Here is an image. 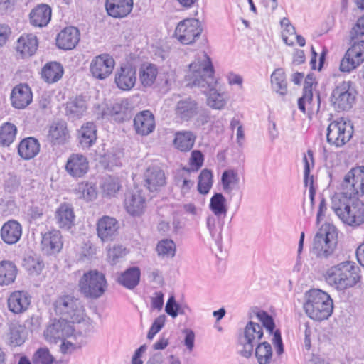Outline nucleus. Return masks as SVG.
<instances>
[{"label":"nucleus","mask_w":364,"mask_h":364,"mask_svg":"<svg viewBox=\"0 0 364 364\" xmlns=\"http://www.w3.org/2000/svg\"><path fill=\"white\" fill-rule=\"evenodd\" d=\"M189 84L203 89L207 95L208 105L215 109H222L227 103V96L217 89L218 82L214 77V69L210 57L205 52L198 53L190 64L186 75Z\"/></svg>","instance_id":"f257e3e1"},{"label":"nucleus","mask_w":364,"mask_h":364,"mask_svg":"<svg viewBox=\"0 0 364 364\" xmlns=\"http://www.w3.org/2000/svg\"><path fill=\"white\" fill-rule=\"evenodd\" d=\"M331 207L346 225L358 227L364 223V203L358 198L335 193L331 197Z\"/></svg>","instance_id":"f03ea898"},{"label":"nucleus","mask_w":364,"mask_h":364,"mask_svg":"<svg viewBox=\"0 0 364 364\" xmlns=\"http://www.w3.org/2000/svg\"><path fill=\"white\" fill-rule=\"evenodd\" d=\"M360 277L359 267L350 261L331 267L326 274L327 282L341 291L355 287L360 282Z\"/></svg>","instance_id":"7ed1b4c3"},{"label":"nucleus","mask_w":364,"mask_h":364,"mask_svg":"<svg viewBox=\"0 0 364 364\" xmlns=\"http://www.w3.org/2000/svg\"><path fill=\"white\" fill-rule=\"evenodd\" d=\"M336 245L337 237L334 228L323 225L314 237L312 252L317 257L327 258L333 254Z\"/></svg>","instance_id":"20e7f679"},{"label":"nucleus","mask_w":364,"mask_h":364,"mask_svg":"<svg viewBox=\"0 0 364 364\" xmlns=\"http://www.w3.org/2000/svg\"><path fill=\"white\" fill-rule=\"evenodd\" d=\"M341 190L338 193L350 197L364 196V166L353 167L345 175Z\"/></svg>","instance_id":"39448f33"},{"label":"nucleus","mask_w":364,"mask_h":364,"mask_svg":"<svg viewBox=\"0 0 364 364\" xmlns=\"http://www.w3.org/2000/svg\"><path fill=\"white\" fill-rule=\"evenodd\" d=\"M353 134V127L350 122L343 119L334 120L327 128V142L336 147H341L350 141Z\"/></svg>","instance_id":"423d86ee"},{"label":"nucleus","mask_w":364,"mask_h":364,"mask_svg":"<svg viewBox=\"0 0 364 364\" xmlns=\"http://www.w3.org/2000/svg\"><path fill=\"white\" fill-rule=\"evenodd\" d=\"M107 286L105 275L96 270L85 273L79 281L80 292L85 296H102Z\"/></svg>","instance_id":"0eeeda50"},{"label":"nucleus","mask_w":364,"mask_h":364,"mask_svg":"<svg viewBox=\"0 0 364 364\" xmlns=\"http://www.w3.org/2000/svg\"><path fill=\"white\" fill-rule=\"evenodd\" d=\"M304 309L311 318L323 321L328 318L333 312V300L331 297H309Z\"/></svg>","instance_id":"6e6552de"},{"label":"nucleus","mask_w":364,"mask_h":364,"mask_svg":"<svg viewBox=\"0 0 364 364\" xmlns=\"http://www.w3.org/2000/svg\"><path fill=\"white\" fill-rule=\"evenodd\" d=\"M56 314L66 316L75 321H80L84 316V306L79 297H58L53 301Z\"/></svg>","instance_id":"1a4fd4ad"},{"label":"nucleus","mask_w":364,"mask_h":364,"mask_svg":"<svg viewBox=\"0 0 364 364\" xmlns=\"http://www.w3.org/2000/svg\"><path fill=\"white\" fill-rule=\"evenodd\" d=\"M364 61V40L350 38V47L346 50L340 63L342 72L350 73Z\"/></svg>","instance_id":"9d476101"},{"label":"nucleus","mask_w":364,"mask_h":364,"mask_svg":"<svg viewBox=\"0 0 364 364\" xmlns=\"http://www.w3.org/2000/svg\"><path fill=\"white\" fill-rule=\"evenodd\" d=\"M263 336L262 326L257 323L250 321L246 325L244 336L239 338L240 354L245 358H250L252 355L254 347L259 343Z\"/></svg>","instance_id":"9b49d317"},{"label":"nucleus","mask_w":364,"mask_h":364,"mask_svg":"<svg viewBox=\"0 0 364 364\" xmlns=\"http://www.w3.org/2000/svg\"><path fill=\"white\" fill-rule=\"evenodd\" d=\"M203 31L198 19L186 18L180 21L175 30V36L182 44L191 45L200 37Z\"/></svg>","instance_id":"f8f14e48"},{"label":"nucleus","mask_w":364,"mask_h":364,"mask_svg":"<svg viewBox=\"0 0 364 364\" xmlns=\"http://www.w3.org/2000/svg\"><path fill=\"white\" fill-rule=\"evenodd\" d=\"M355 100V92L350 81L340 82L333 90L331 101L335 108L346 111L350 109Z\"/></svg>","instance_id":"ddd939ff"},{"label":"nucleus","mask_w":364,"mask_h":364,"mask_svg":"<svg viewBox=\"0 0 364 364\" xmlns=\"http://www.w3.org/2000/svg\"><path fill=\"white\" fill-rule=\"evenodd\" d=\"M136 82V69L131 64L122 65L114 73V82L123 91H129Z\"/></svg>","instance_id":"4468645a"},{"label":"nucleus","mask_w":364,"mask_h":364,"mask_svg":"<svg viewBox=\"0 0 364 364\" xmlns=\"http://www.w3.org/2000/svg\"><path fill=\"white\" fill-rule=\"evenodd\" d=\"M73 331L72 326L66 319H54L44 331V336L48 341L57 343L70 336Z\"/></svg>","instance_id":"2eb2a0df"},{"label":"nucleus","mask_w":364,"mask_h":364,"mask_svg":"<svg viewBox=\"0 0 364 364\" xmlns=\"http://www.w3.org/2000/svg\"><path fill=\"white\" fill-rule=\"evenodd\" d=\"M114 65V60L111 55L101 54L92 60L90 72L94 77L104 80L112 73Z\"/></svg>","instance_id":"dca6fc26"},{"label":"nucleus","mask_w":364,"mask_h":364,"mask_svg":"<svg viewBox=\"0 0 364 364\" xmlns=\"http://www.w3.org/2000/svg\"><path fill=\"white\" fill-rule=\"evenodd\" d=\"M200 105L198 101L186 97L178 100L175 106L176 117L181 122H188L194 119L199 113Z\"/></svg>","instance_id":"f3484780"},{"label":"nucleus","mask_w":364,"mask_h":364,"mask_svg":"<svg viewBox=\"0 0 364 364\" xmlns=\"http://www.w3.org/2000/svg\"><path fill=\"white\" fill-rule=\"evenodd\" d=\"M63 246V236L60 230L54 229L42 235L41 247L45 255H55L61 251Z\"/></svg>","instance_id":"a211bd4d"},{"label":"nucleus","mask_w":364,"mask_h":364,"mask_svg":"<svg viewBox=\"0 0 364 364\" xmlns=\"http://www.w3.org/2000/svg\"><path fill=\"white\" fill-rule=\"evenodd\" d=\"M65 170L73 178H82L89 170V161L82 154H72L67 159Z\"/></svg>","instance_id":"6ab92c4d"},{"label":"nucleus","mask_w":364,"mask_h":364,"mask_svg":"<svg viewBox=\"0 0 364 364\" xmlns=\"http://www.w3.org/2000/svg\"><path fill=\"white\" fill-rule=\"evenodd\" d=\"M54 218L58 227L69 230L75 225V215L73 207L68 203H61L55 210Z\"/></svg>","instance_id":"aec40b11"},{"label":"nucleus","mask_w":364,"mask_h":364,"mask_svg":"<svg viewBox=\"0 0 364 364\" xmlns=\"http://www.w3.org/2000/svg\"><path fill=\"white\" fill-rule=\"evenodd\" d=\"M124 207L129 214L139 216L145 210L146 198L141 190H134L126 195Z\"/></svg>","instance_id":"412c9836"},{"label":"nucleus","mask_w":364,"mask_h":364,"mask_svg":"<svg viewBox=\"0 0 364 364\" xmlns=\"http://www.w3.org/2000/svg\"><path fill=\"white\" fill-rule=\"evenodd\" d=\"M118 222L114 218L103 216L97 223V233L102 242L112 240L117 233Z\"/></svg>","instance_id":"4be33fe9"},{"label":"nucleus","mask_w":364,"mask_h":364,"mask_svg":"<svg viewBox=\"0 0 364 364\" xmlns=\"http://www.w3.org/2000/svg\"><path fill=\"white\" fill-rule=\"evenodd\" d=\"M80 31L73 26L66 27L57 36L56 45L63 50H72L76 47L80 41Z\"/></svg>","instance_id":"5701e85b"},{"label":"nucleus","mask_w":364,"mask_h":364,"mask_svg":"<svg viewBox=\"0 0 364 364\" xmlns=\"http://www.w3.org/2000/svg\"><path fill=\"white\" fill-rule=\"evenodd\" d=\"M133 4V0H106L105 9L109 16L123 18L131 13Z\"/></svg>","instance_id":"b1692460"},{"label":"nucleus","mask_w":364,"mask_h":364,"mask_svg":"<svg viewBox=\"0 0 364 364\" xmlns=\"http://www.w3.org/2000/svg\"><path fill=\"white\" fill-rule=\"evenodd\" d=\"M134 127L138 134L149 135L154 132L156 127L154 114L149 110L138 113L134 119Z\"/></svg>","instance_id":"393cba45"},{"label":"nucleus","mask_w":364,"mask_h":364,"mask_svg":"<svg viewBox=\"0 0 364 364\" xmlns=\"http://www.w3.org/2000/svg\"><path fill=\"white\" fill-rule=\"evenodd\" d=\"M51 16V7L46 4H39L31 9L29 14V21L33 26L43 28L49 23Z\"/></svg>","instance_id":"a878e982"},{"label":"nucleus","mask_w":364,"mask_h":364,"mask_svg":"<svg viewBox=\"0 0 364 364\" xmlns=\"http://www.w3.org/2000/svg\"><path fill=\"white\" fill-rule=\"evenodd\" d=\"M11 101L15 108H25L32 101L31 88L26 84H20L16 86L11 92Z\"/></svg>","instance_id":"bb28decb"},{"label":"nucleus","mask_w":364,"mask_h":364,"mask_svg":"<svg viewBox=\"0 0 364 364\" xmlns=\"http://www.w3.org/2000/svg\"><path fill=\"white\" fill-rule=\"evenodd\" d=\"M21 235L22 226L16 220H9L1 227V237L6 244H16L20 240Z\"/></svg>","instance_id":"cd10ccee"},{"label":"nucleus","mask_w":364,"mask_h":364,"mask_svg":"<svg viewBox=\"0 0 364 364\" xmlns=\"http://www.w3.org/2000/svg\"><path fill=\"white\" fill-rule=\"evenodd\" d=\"M145 185L150 191H156L166 183L164 171L157 166L149 167L144 173Z\"/></svg>","instance_id":"c85d7f7f"},{"label":"nucleus","mask_w":364,"mask_h":364,"mask_svg":"<svg viewBox=\"0 0 364 364\" xmlns=\"http://www.w3.org/2000/svg\"><path fill=\"white\" fill-rule=\"evenodd\" d=\"M70 135L65 122H53L48 130V139L53 144H63Z\"/></svg>","instance_id":"c756f323"},{"label":"nucleus","mask_w":364,"mask_h":364,"mask_svg":"<svg viewBox=\"0 0 364 364\" xmlns=\"http://www.w3.org/2000/svg\"><path fill=\"white\" fill-rule=\"evenodd\" d=\"M159 74L157 66L152 63H143L139 70V79L143 87H151Z\"/></svg>","instance_id":"7c9ffc66"},{"label":"nucleus","mask_w":364,"mask_h":364,"mask_svg":"<svg viewBox=\"0 0 364 364\" xmlns=\"http://www.w3.org/2000/svg\"><path fill=\"white\" fill-rule=\"evenodd\" d=\"M78 139L83 149L91 147L97 139V127L93 122L85 123L78 131Z\"/></svg>","instance_id":"2f4dec72"},{"label":"nucleus","mask_w":364,"mask_h":364,"mask_svg":"<svg viewBox=\"0 0 364 364\" xmlns=\"http://www.w3.org/2000/svg\"><path fill=\"white\" fill-rule=\"evenodd\" d=\"M38 48V40L36 36L28 34L21 36L16 44V50L20 53L23 58L33 55Z\"/></svg>","instance_id":"473e14b6"},{"label":"nucleus","mask_w":364,"mask_h":364,"mask_svg":"<svg viewBox=\"0 0 364 364\" xmlns=\"http://www.w3.org/2000/svg\"><path fill=\"white\" fill-rule=\"evenodd\" d=\"M196 135L191 131H181L175 134L174 146L181 151H188L194 146Z\"/></svg>","instance_id":"72a5a7b5"},{"label":"nucleus","mask_w":364,"mask_h":364,"mask_svg":"<svg viewBox=\"0 0 364 364\" xmlns=\"http://www.w3.org/2000/svg\"><path fill=\"white\" fill-rule=\"evenodd\" d=\"M63 68L60 63L53 61L47 63L41 71V77L48 83L58 82L63 75Z\"/></svg>","instance_id":"f704fd0d"},{"label":"nucleus","mask_w":364,"mask_h":364,"mask_svg":"<svg viewBox=\"0 0 364 364\" xmlns=\"http://www.w3.org/2000/svg\"><path fill=\"white\" fill-rule=\"evenodd\" d=\"M315 80L312 75H308L305 78L303 88V95L298 100L299 109L303 113H306V106H308L309 109L312 110L311 105L313 100L312 86Z\"/></svg>","instance_id":"c9c22d12"},{"label":"nucleus","mask_w":364,"mask_h":364,"mask_svg":"<svg viewBox=\"0 0 364 364\" xmlns=\"http://www.w3.org/2000/svg\"><path fill=\"white\" fill-rule=\"evenodd\" d=\"M40 151V144L33 137H28L23 139L18 147V151L21 157L24 159H31L36 156Z\"/></svg>","instance_id":"e433bc0d"},{"label":"nucleus","mask_w":364,"mask_h":364,"mask_svg":"<svg viewBox=\"0 0 364 364\" xmlns=\"http://www.w3.org/2000/svg\"><path fill=\"white\" fill-rule=\"evenodd\" d=\"M141 272L139 268L133 267L127 269L118 277V282L127 289H132L139 282Z\"/></svg>","instance_id":"4c0bfd02"},{"label":"nucleus","mask_w":364,"mask_h":364,"mask_svg":"<svg viewBox=\"0 0 364 364\" xmlns=\"http://www.w3.org/2000/svg\"><path fill=\"white\" fill-rule=\"evenodd\" d=\"M209 209L216 217L223 218L226 217L228 208L226 203V198L221 193H216L211 197Z\"/></svg>","instance_id":"58836bf2"},{"label":"nucleus","mask_w":364,"mask_h":364,"mask_svg":"<svg viewBox=\"0 0 364 364\" xmlns=\"http://www.w3.org/2000/svg\"><path fill=\"white\" fill-rule=\"evenodd\" d=\"M240 178L237 171L233 169L225 170L221 176L223 189L226 193H231L232 191L239 188Z\"/></svg>","instance_id":"ea45409f"},{"label":"nucleus","mask_w":364,"mask_h":364,"mask_svg":"<svg viewBox=\"0 0 364 364\" xmlns=\"http://www.w3.org/2000/svg\"><path fill=\"white\" fill-rule=\"evenodd\" d=\"M17 274L16 265L10 261L0 262V285H9L13 283Z\"/></svg>","instance_id":"a19ab883"},{"label":"nucleus","mask_w":364,"mask_h":364,"mask_svg":"<svg viewBox=\"0 0 364 364\" xmlns=\"http://www.w3.org/2000/svg\"><path fill=\"white\" fill-rule=\"evenodd\" d=\"M86 102L80 97H76L67 102L65 112L66 115L72 119L81 117L87 111Z\"/></svg>","instance_id":"79ce46f5"},{"label":"nucleus","mask_w":364,"mask_h":364,"mask_svg":"<svg viewBox=\"0 0 364 364\" xmlns=\"http://www.w3.org/2000/svg\"><path fill=\"white\" fill-rule=\"evenodd\" d=\"M156 252L161 259H172L175 257L176 246L172 240L163 239L156 244Z\"/></svg>","instance_id":"37998d69"},{"label":"nucleus","mask_w":364,"mask_h":364,"mask_svg":"<svg viewBox=\"0 0 364 364\" xmlns=\"http://www.w3.org/2000/svg\"><path fill=\"white\" fill-rule=\"evenodd\" d=\"M272 89L280 95L287 93V83L285 73L282 68L276 69L271 75Z\"/></svg>","instance_id":"c03bdc74"},{"label":"nucleus","mask_w":364,"mask_h":364,"mask_svg":"<svg viewBox=\"0 0 364 364\" xmlns=\"http://www.w3.org/2000/svg\"><path fill=\"white\" fill-rule=\"evenodd\" d=\"M16 127L10 122L4 123L0 127V146H9L16 139Z\"/></svg>","instance_id":"a18cd8bd"},{"label":"nucleus","mask_w":364,"mask_h":364,"mask_svg":"<svg viewBox=\"0 0 364 364\" xmlns=\"http://www.w3.org/2000/svg\"><path fill=\"white\" fill-rule=\"evenodd\" d=\"M255 348V356L259 364H269L272 358V349L271 345L267 342L258 343Z\"/></svg>","instance_id":"49530a36"},{"label":"nucleus","mask_w":364,"mask_h":364,"mask_svg":"<svg viewBox=\"0 0 364 364\" xmlns=\"http://www.w3.org/2000/svg\"><path fill=\"white\" fill-rule=\"evenodd\" d=\"M223 219V218L216 217L215 215H209L206 219L207 228L211 237L214 238L216 242L221 238V232L224 223Z\"/></svg>","instance_id":"de8ad7c7"},{"label":"nucleus","mask_w":364,"mask_h":364,"mask_svg":"<svg viewBox=\"0 0 364 364\" xmlns=\"http://www.w3.org/2000/svg\"><path fill=\"white\" fill-rule=\"evenodd\" d=\"M213 186V174L210 170L203 169L198 176V191L201 194H207Z\"/></svg>","instance_id":"09e8293b"},{"label":"nucleus","mask_w":364,"mask_h":364,"mask_svg":"<svg viewBox=\"0 0 364 364\" xmlns=\"http://www.w3.org/2000/svg\"><path fill=\"white\" fill-rule=\"evenodd\" d=\"M29 297H8V307L14 314L26 311L29 304Z\"/></svg>","instance_id":"8fccbe9b"},{"label":"nucleus","mask_w":364,"mask_h":364,"mask_svg":"<svg viewBox=\"0 0 364 364\" xmlns=\"http://www.w3.org/2000/svg\"><path fill=\"white\" fill-rule=\"evenodd\" d=\"M121 185L118 178L109 176L105 178L101 185V188L104 194L107 196H114L119 191Z\"/></svg>","instance_id":"3c124183"},{"label":"nucleus","mask_w":364,"mask_h":364,"mask_svg":"<svg viewBox=\"0 0 364 364\" xmlns=\"http://www.w3.org/2000/svg\"><path fill=\"white\" fill-rule=\"evenodd\" d=\"M23 267L31 275L39 274L44 267V263L39 258L28 257L24 260Z\"/></svg>","instance_id":"603ef678"},{"label":"nucleus","mask_w":364,"mask_h":364,"mask_svg":"<svg viewBox=\"0 0 364 364\" xmlns=\"http://www.w3.org/2000/svg\"><path fill=\"white\" fill-rule=\"evenodd\" d=\"M32 362L33 364H53L54 358L48 348H39L33 355Z\"/></svg>","instance_id":"864d4df0"},{"label":"nucleus","mask_w":364,"mask_h":364,"mask_svg":"<svg viewBox=\"0 0 364 364\" xmlns=\"http://www.w3.org/2000/svg\"><path fill=\"white\" fill-rule=\"evenodd\" d=\"M129 102L127 99L120 100L113 104L109 110V114L123 119L128 109Z\"/></svg>","instance_id":"5fc2aeb1"},{"label":"nucleus","mask_w":364,"mask_h":364,"mask_svg":"<svg viewBox=\"0 0 364 364\" xmlns=\"http://www.w3.org/2000/svg\"><path fill=\"white\" fill-rule=\"evenodd\" d=\"M127 255L126 248L122 245H114L107 250V259L111 264H115L119 259Z\"/></svg>","instance_id":"6e6d98bb"},{"label":"nucleus","mask_w":364,"mask_h":364,"mask_svg":"<svg viewBox=\"0 0 364 364\" xmlns=\"http://www.w3.org/2000/svg\"><path fill=\"white\" fill-rule=\"evenodd\" d=\"M9 340L14 346H19L25 341L24 331L21 326H13L10 329Z\"/></svg>","instance_id":"4d7b16f0"},{"label":"nucleus","mask_w":364,"mask_h":364,"mask_svg":"<svg viewBox=\"0 0 364 364\" xmlns=\"http://www.w3.org/2000/svg\"><path fill=\"white\" fill-rule=\"evenodd\" d=\"M165 311L173 318H176L178 314H185L183 306L176 301L175 297H168Z\"/></svg>","instance_id":"13d9d810"},{"label":"nucleus","mask_w":364,"mask_h":364,"mask_svg":"<svg viewBox=\"0 0 364 364\" xmlns=\"http://www.w3.org/2000/svg\"><path fill=\"white\" fill-rule=\"evenodd\" d=\"M281 26L283 28L282 33V39L285 44L288 46H292L294 43L289 41L288 35H293L295 33V28L291 24L289 20L287 18H283L281 21Z\"/></svg>","instance_id":"bf43d9fd"},{"label":"nucleus","mask_w":364,"mask_h":364,"mask_svg":"<svg viewBox=\"0 0 364 364\" xmlns=\"http://www.w3.org/2000/svg\"><path fill=\"white\" fill-rule=\"evenodd\" d=\"M176 186L178 187L183 195L189 193L190 190L194 186V181L184 177L183 176H178L175 178Z\"/></svg>","instance_id":"052dcab7"},{"label":"nucleus","mask_w":364,"mask_h":364,"mask_svg":"<svg viewBox=\"0 0 364 364\" xmlns=\"http://www.w3.org/2000/svg\"><path fill=\"white\" fill-rule=\"evenodd\" d=\"M257 317L262 322V326L269 332V333H272L275 328V323L272 316L269 315L267 312L261 311L257 313Z\"/></svg>","instance_id":"680f3d73"},{"label":"nucleus","mask_w":364,"mask_h":364,"mask_svg":"<svg viewBox=\"0 0 364 364\" xmlns=\"http://www.w3.org/2000/svg\"><path fill=\"white\" fill-rule=\"evenodd\" d=\"M80 191L82 193V198L87 200L90 201L96 198L97 191L95 188L90 183H82L80 186Z\"/></svg>","instance_id":"e2e57ef3"},{"label":"nucleus","mask_w":364,"mask_h":364,"mask_svg":"<svg viewBox=\"0 0 364 364\" xmlns=\"http://www.w3.org/2000/svg\"><path fill=\"white\" fill-rule=\"evenodd\" d=\"M203 161L204 157L200 151H193L190 158V165L191 166V170L193 171H198V169L203 166Z\"/></svg>","instance_id":"0e129e2a"},{"label":"nucleus","mask_w":364,"mask_h":364,"mask_svg":"<svg viewBox=\"0 0 364 364\" xmlns=\"http://www.w3.org/2000/svg\"><path fill=\"white\" fill-rule=\"evenodd\" d=\"M363 36H364V15L358 18L350 32V37L352 39L360 38Z\"/></svg>","instance_id":"69168bd1"},{"label":"nucleus","mask_w":364,"mask_h":364,"mask_svg":"<svg viewBox=\"0 0 364 364\" xmlns=\"http://www.w3.org/2000/svg\"><path fill=\"white\" fill-rule=\"evenodd\" d=\"M195 118L196 124L198 126H203L208 123L210 120L209 112L204 109L201 106L198 114Z\"/></svg>","instance_id":"338daca9"},{"label":"nucleus","mask_w":364,"mask_h":364,"mask_svg":"<svg viewBox=\"0 0 364 364\" xmlns=\"http://www.w3.org/2000/svg\"><path fill=\"white\" fill-rule=\"evenodd\" d=\"M20 185L18 179L16 176H9L6 181L4 188L9 193L16 192Z\"/></svg>","instance_id":"774afa93"}]
</instances>
